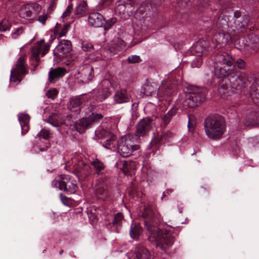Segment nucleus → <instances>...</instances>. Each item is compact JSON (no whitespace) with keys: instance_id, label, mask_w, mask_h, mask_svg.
Listing matches in <instances>:
<instances>
[{"instance_id":"obj_1","label":"nucleus","mask_w":259,"mask_h":259,"mask_svg":"<svg viewBox=\"0 0 259 259\" xmlns=\"http://www.w3.org/2000/svg\"><path fill=\"white\" fill-rule=\"evenodd\" d=\"M214 74L218 78L228 77L231 88L240 91L247 90L248 81L246 75L238 73L235 66V60L232 56L227 53L215 55L214 60Z\"/></svg>"},{"instance_id":"obj_2","label":"nucleus","mask_w":259,"mask_h":259,"mask_svg":"<svg viewBox=\"0 0 259 259\" xmlns=\"http://www.w3.org/2000/svg\"><path fill=\"white\" fill-rule=\"evenodd\" d=\"M145 225L147 228L149 241L156 243V246L162 250L172 245L174 242L172 229L166 227L161 229L158 226L160 221L158 214L155 213L150 206L146 207L142 213Z\"/></svg>"},{"instance_id":"obj_3","label":"nucleus","mask_w":259,"mask_h":259,"mask_svg":"<svg viewBox=\"0 0 259 259\" xmlns=\"http://www.w3.org/2000/svg\"><path fill=\"white\" fill-rule=\"evenodd\" d=\"M229 17L227 15H220L217 19L215 24L217 32L213 34L212 42L215 47L219 45L223 46L228 43L233 35L232 24H230Z\"/></svg>"},{"instance_id":"obj_4","label":"nucleus","mask_w":259,"mask_h":259,"mask_svg":"<svg viewBox=\"0 0 259 259\" xmlns=\"http://www.w3.org/2000/svg\"><path fill=\"white\" fill-rule=\"evenodd\" d=\"M204 129L206 135L209 139L220 138L226 129L224 117L218 114L209 116L205 120Z\"/></svg>"},{"instance_id":"obj_5","label":"nucleus","mask_w":259,"mask_h":259,"mask_svg":"<svg viewBox=\"0 0 259 259\" xmlns=\"http://www.w3.org/2000/svg\"><path fill=\"white\" fill-rule=\"evenodd\" d=\"M137 138L135 135L127 134L121 137L117 141V151L120 156L127 157L139 148Z\"/></svg>"},{"instance_id":"obj_6","label":"nucleus","mask_w":259,"mask_h":259,"mask_svg":"<svg viewBox=\"0 0 259 259\" xmlns=\"http://www.w3.org/2000/svg\"><path fill=\"white\" fill-rule=\"evenodd\" d=\"M205 99V89L190 85L187 88L186 95L183 102V106L194 108L204 102Z\"/></svg>"},{"instance_id":"obj_7","label":"nucleus","mask_w":259,"mask_h":259,"mask_svg":"<svg viewBox=\"0 0 259 259\" xmlns=\"http://www.w3.org/2000/svg\"><path fill=\"white\" fill-rule=\"evenodd\" d=\"M52 185L69 194L75 193L78 187L75 180L68 175H59L52 182Z\"/></svg>"},{"instance_id":"obj_8","label":"nucleus","mask_w":259,"mask_h":259,"mask_svg":"<svg viewBox=\"0 0 259 259\" xmlns=\"http://www.w3.org/2000/svg\"><path fill=\"white\" fill-rule=\"evenodd\" d=\"M95 192L96 197L99 199L105 201L110 198L112 191L106 177L98 178L95 186Z\"/></svg>"},{"instance_id":"obj_9","label":"nucleus","mask_w":259,"mask_h":259,"mask_svg":"<svg viewBox=\"0 0 259 259\" xmlns=\"http://www.w3.org/2000/svg\"><path fill=\"white\" fill-rule=\"evenodd\" d=\"M27 58L26 55L20 56L16 63L15 68L11 70L10 81L14 83H19L23 75L27 73V66L25 63Z\"/></svg>"},{"instance_id":"obj_10","label":"nucleus","mask_w":259,"mask_h":259,"mask_svg":"<svg viewBox=\"0 0 259 259\" xmlns=\"http://www.w3.org/2000/svg\"><path fill=\"white\" fill-rule=\"evenodd\" d=\"M239 46L237 47L241 51H247L254 53L259 49V38L254 34L249 35L248 38L240 37L238 39Z\"/></svg>"},{"instance_id":"obj_11","label":"nucleus","mask_w":259,"mask_h":259,"mask_svg":"<svg viewBox=\"0 0 259 259\" xmlns=\"http://www.w3.org/2000/svg\"><path fill=\"white\" fill-rule=\"evenodd\" d=\"M44 45V40H41L35 44L32 49L31 64L35 68L39 64L40 54L41 53V56L43 57L50 50V43Z\"/></svg>"},{"instance_id":"obj_12","label":"nucleus","mask_w":259,"mask_h":259,"mask_svg":"<svg viewBox=\"0 0 259 259\" xmlns=\"http://www.w3.org/2000/svg\"><path fill=\"white\" fill-rule=\"evenodd\" d=\"M96 134L102 138L106 139L102 142L104 147L108 149H114L116 145V137L115 134L109 131L108 129H98L96 131Z\"/></svg>"},{"instance_id":"obj_13","label":"nucleus","mask_w":259,"mask_h":259,"mask_svg":"<svg viewBox=\"0 0 259 259\" xmlns=\"http://www.w3.org/2000/svg\"><path fill=\"white\" fill-rule=\"evenodd\" d=\"M40 9L37 4L24 5L18 10V15L22 18L33 20L36 17Z\"/></svg>"},{"instance_id":"obj_14","label":"nucleus","mask_w":259,"mask_h":259,"mask_svg":"<svg viewBox=\"0 0 259 259\" xmlns=\"http://www.w3.org/2000/svg\"><path fill=\"white\" fill-rule=\"evenodd\" d=\"M75 77L79 81L84 84L89 83L94 77L93 67L90 64L80 67Z\"/></svg>"},{"instance_id":"obj_15","label":"nucleus","mask_w":259,"mask_h":259,"mask_svg":"<svg viewBox=\"0 0 259 259\" xmlns=\"http://www.w3.org/2000/svg\"><path fill=\"white\" fill-rule=\"evenodd\" d=\"M234 25L232 24L233 29L235 30L233 31V33H238L242 32L246 28L249 22V17L247 15L241 16L239 11H236L234 13Z\"/></svg>"},{"instance_id":"obj_16","label":"nucleus","mask_w":259,"mask_h":259,"mask_svg":"<svg viewBox=\"0 0 259 259\" xmlns=\"http://www.w3.org/2000/svg\"><path fill=\"white\" fill-rule=\"evenodd\" d=\"M73 165V172L75 175L79 178H84L88 176L91 171L90 166L82 160H79L78 158H72Z\"/></svg>"},{"instance_id":"obj_17","label":"nucleus","mask_w":259,"mask_h":259,"mask_svg":"<svg viewBox=\"0 0 259 259\" xmlns=\"http://www.w3.org/2000/svg\"><path fill=\"white\" fill-rule=\"evenodd\" d=\"M144 90V94L148 96L152 95L156 92L160 97L168 96L171 94V90L164 85L158 88L155 84H147L145 86Z\"/></svg>"},{"instance_id":"obj_18","label":"nucleus","mask_w":259,"mask_h":259,"mask_svg":"<svg viewBox=\"0 0 259 259\" xmlns=\"http://www.w3.org/2000/svg\"><path fill=\"white\" fill-rule=\"evenodd\" d=\"M103 116L101 114H96L92 113L88 117H83L79 119L76 123L77 130L78 131V126H80L81 130H83L93 123L98 122L103 118Z\"/></svg>"},{"instance_id":"obj_19","label":"nucleus","mask_w":259,"mask_h":259,"mask_svg":"<svg viewBox=\"0 0 259 259\" xmlns=\"http://www.w3.org/2000/svg\"><path fill=\"white\" fill-rule=\"evenodd\" d=\"M151 120L149 118H143L137 125L136 137L146 135L151 128Z\"/></svg>"},{"instance_id":"obj_20","label":"nucleus","mask_w":259,"mask_h":259,"mask_svg":"<svg viewBox=\"0 0 259 259\" xmlns=\"http://www.w3.org/2000/svg\"><path fill=\"white\" fill-rule=\"evenodd\" d=\"M151 254L149 250L143 246H137L130 259H151Z\"/></svg>"},{"instance_id":"obj_21","label":"nucleus","mask_w":259,"mask_h":259,"mask_svg":"<svg viewBox=\"0 0 259 259\" xmlns=\"http://www.w3.org/2000/svg\"><path fill=\"white\" fill-rule=\"evenodd\" d=\"M89 24L94 27H102L105 22L104 16L98 12H94L89 14L88 17Z\"/></svg>"},{"instance_id":"obj_22","label":"nucleus","mask_w":259,"mask_h":259,"mask_svg":"<svg viewBox=\"0 0 259 259\" xmlns=\"http://www.w3.org/2000/svg\"><path fill=\"white\" fill-rule=\"evenodd\" d=\"M208 50V42L204 40H200L193 45L191 52L196 56L202 57V55L206 54Z\"/></svg>"},{"instance_id":"obj_23","label":"nucleus","mask_w":259,"mask_h":259,"mask_svg":"<svg viewBox=\"0 0 259 259\" xmlns=\"http://www.w3.org/2000/svg\"><path fill=\"white\" fill-rule=\"evenodd\" d=\"M66 73V70L62 67L52 69L49 72V80L51 83H54L62 77Z\"/></svg>"},{"instance_id":"obj_24","label":"nucleus","mask_w":259,"mask_h":259,"mask_svg":"<svg viewBox=\"0 0 259 259\" xmlns=\"http://www.w3.org/2000/svg\"><path fill=\"white\" fill-rule=\"evenodd\" d=\"M114 102L115 104H123L128 102L130 98L125 90L117 91L113 97Z\"/></svg>"},{"instance_id":"obj_25","label":"nucleus","mask_w":259,"mask_h":259,"mask_svg":"<svg viewBox=\"0 0 259 259\" xmlns=\"http://www.w3.org/2000/svg\"><path fill=\"white\" fill-rule=\"evenodd\" d=\"M18 120L22 128L21 133L25 134L29 130L30 116L28 114L20 113L18 114Z\"/></svg>"},{"instance_id":"obj_26","label":"nucleus","mask_w":259,"mask_h":259,"mask_svg":"<svg viewBox=\"0 0 259 259\" xmlns=\"http://www.w3.org/2000/svg\"><path fill=\"white\" fill-rule=\"evenodd\" d=\"M95 169V174L99 177H106L105 175V165L104 163L98 159L93 160L91 163Z\"/></svg>"},{"instance_id":"obj_27","label":"nucleus","mask_w":259,"mask_h":259,"mask_svg":"<svg viewBox=\"0 0 259 259\" xmlns=\"http://www.w3.org/2000/svg\"><path fill=\"white\" fill-rule=\"evenodd\" d=\"M56 50L63 54H66L72 50L71 42L68 40L62 39L60 41Z\"/></svg>"},{"instance_id":"obj_28","label":"nucleus","mask_w":259,"mask_h":259,"mask_svg":"<svg viewBox=\"0 0 259 259\" xmlns=\"http://www.w3.org/2000/svg\"><path fill=\"white\" fill-rule=\"evenodd\" d=\"M136 5V0H123L121 4L117 5L115 11L119 13H123L126 8H134Z\"/></svg>"},{"instance_id":"obj_29","label":"nucleus","mask_w":259,"mask_h":259,"mask_svg":"<svg viewBox=\"0 0 259 259\" xmlns=\"http://www.w3.org/2000/svg\"><path fill=\"white\" fill-rule=\"evenodd\" d=\"M177 112V108L172 107L166 114L161 116V122L164 125H167L170 121L172 117L174 116Z\"/></svg>"},{"instance_id":"obj_30","label":"nucleus","mask_w":259,"mask_h":259,"mask_svg":"<svg viewBox=\"0 0 259 259\" xmlns=\"http://www.w3.org/2000/svg\"><path fill=\"white\" fill-rule=\"evenodd\" d=\"M88 7L86 2L81 1L77 6L74 14L78 17L84 15L88 11Z\"/></svg>"},{"instance_id":"obj_31","label":"nucleus","mask_w":259,"mask_h":259,"mask_svg":"<svg viewBox=\"0 0 259 259\" xmlns=\"http://www.w3.org/2000/svg\"><path fill=\"white\" fill-rule=\"evenodd\" d=\"M142 233V229L139 224L133 223L131 226L130 234L133 239H137Z\"/></svg>"},{"instance_id":"obj_32","label":"nucleus","mask_w":259,"mask_h":259,"mask_svg":"<svg viewBox=\"0 0 259 259\" xmlns=\"http://www.w3.org/2000/svg\"><path fill=\"white\" fill-rule=\"evenodd\" d=\"M110 95L111 92L107 88L98 90L96 94L97 100L102 102L108 98Z\"/></svg>"},{"instance_id":"obj_33","label":"nucleus","mask_w":259,"mask_h":259,"mask_svg":"<svg viewBox=\"0 0 259 259\" xmlns=\"http://www.w3.org/2000/svg\"><path fill=\"white\" fill-rule=\"evenodd\" d=\"M250 88L249 96L255 104H259V85L255 87H251Z\"/></svg>"},{"instance_id":"obj_34","label":"nucleus","mask_w":259,"mask_h":259,"mask_svg":"<svg viewBox=\"0 0 259 259\" xmlns=\"http://www.w3.org/2000/svg\"><path fill=\"white\" fill-rule=\"evenodd\" d=\"M102 84L105 86L110 85V86L114 90L119 88V82L116 77L104 79L102 82Z\"/></svg>"},{"instance_id":"obj_35","label":"nucleus","mask_w":259,"mask_h":259,"mask_svg":"<svg viewBox=\"0 0 259 259\" xmlns=\"http://www.w3.org/2000/svg\"><path fill=\"white\" fill-rule=\"evenodd\" d=\"M69 25L67 24H64L61 26V24L57 23L55 26V31L58 33V36L62 37L66 35L68 30Z\"/></svg>"},{"instance_id":"obj_36","label":"nucleus","mask_w":259,"mask_h":259,"mask_svg":"<svg viewBox=\"0 0 259 259\" xmlns=\"http://www.w3.org/2000/svg\"><path fill=\"white\" fill-rule=\"evenodd\" d=\"M209 7L208 0H201L197 1L195 5V9L200 12L203 13Z\"/></svg>"},{"instance_id":"obj_37","label":"nucleus","mask_w":259,"mask_h":259,"mask_svg":"<svg viewBox=\"0 0 259 259\" xmlns=\"http://www.w3.org/2000/svg\"><path fill=\"white\" fill-rule=\"evenodd\" d=\"M123 219V217L121 213L118 212L115 215L112 224L116 228V230L121 226ZM116 231L118 232V230Z\"/></svg>"},{"instance_id":"obj_38","label":"nucleus","mask_w":259,"mask_h":259,"mask_svg":"<svg viewBox=\"0 0 259 259\" xmlns=\"http://www.w3.org/2000/svg\"><path fill=\"white\" fill-rule=\"evenodd\" d=\"M11 23L8 19L4 18L0 21V31H6L10 29Z\"/></svg>"},{"instance_id":"obj_39","label":"nucleus","mask_w":259,"mask_h":259,"mask_svg":"<svg viewBox=\"0 0 259 259\" xmlns=\"http://www.w3.org/2000/svg\"><path fill=\"white\" fill-rule=\"evenodd\" d=\"M59 116L57 114L54 113L50 116L48 119V122L52 124L55 127H57L59 125L60 122L58 120Z\"/></svg>"},{"instance_id":"obj_40","label":"nucleus","mask_w":259,"mask_h":259,"mask_svg":"<svg viewBox=\"0 0 259 259\" xmlns=\"http://www.w3.org/2000/svg\"><path fill=\"white\" fill-rule=\"evenodd\" d=\"M24 31V29L22 26H19L14 28L12 32L11 36L13 38L16 39L21 35Z\"/></svg>"},{"instance_id":"obj_41","label":"nucleus","mask_w":259,"mask_h":259,"mask_svg":"<svg viewBox=\"0 0 259 259\" xmlns=\"http://www.w3.org/2000/svg\"><path fill=\"white\" fill-rule=\"evenodd\" d=\"M82 101L79 98H72L70 100L69 107L70 108H77L79 107Z\"/></svg>"},{"instance_id":"obj_42","label":"nucleus","mask_w":259,"mask_h":259,"mask_svg":"<svg viewBox=\"0 0 259 259\" xmlns=\"http://www.w3.org/2000/svg\"><path fill=\"white\" fill-rule=\"evenodd\" d=\"M251 116L253 117L252 120L245 122V125H250L259 124V120L257 119L258 116H259V113L257 112H253Z\"/></svg>"},{"instance_id":"obj_43","label":"nucleus","mask_w":259,"mask_h":259,"mask_svg":"<svg viewBox=\"0 0 259 259\" xmlns=\"http://www.w3.org/2000/svg\"><path fill=\"white\" fill-rule=\"evenodd\" d=\"M202 64V57L196 56V57L193 60L191 63V66L193 68H199Z\"/></svg>"},{"instance_id":"obj_44","label":"nucleus","mask_w":259,"mask_h":259,"mask_svg":"<svg viewBox=\"0 0 259 259\" xmlns=\"http://www.w3.org/2000/svg\"><path fill=\"white\" fill-rule=\"evenodd\" d=\"M58 92L56 89H53L52 90H50L48 91L46 94V96L48 98L51 99L52 100H54L56 97Z\"/></svg>"},{"instance_id":"obj_45","label":"nucleus","mask_w":259,"mask_h":259,"mask_svg":"<svg viewBox=\"0 0 259 259\" xmlns=\"http://www.w3.org/2000/svg\"><path fill=\"white\" fill-rule=\"evenodd\" d=\"M128 165H129V163L127 161L124 163L123 169V171L124 172H129L130 171V169L131 168H134V167L135 166L136 164H135V162H131L130 167H128Z\"/></svg>"},{"instance_id":"obj_46","label":"nucleus","mask_w":259,"mask_h":259,"mask_svg":"<svg viewBox=\"0 0 259 259\" xmlns=\"http://www.w3.org/2000/svg\"><path fill=\"white\" fill-rule=\"evenodd\" d=\"M228 92L227 86L225 84H222L218 88V93L221 96L225 95Z\"/></svg>"},{"instance_id":"obj_47","label":"nucleus","mask_w":259,"mask_h":259,"mask_svg":"<svg viewBox=\"0 0 259 259\" xmlns=\"http://www.w3.org/2000/svg\"><path fill=\"white\" fill-rule=\"evenodd\" d=\"M127 60L131 63H138L141 61L140 56L137 55H132L129 56Z\"/></svg>"},{"instance_id":"obj_48","label":"nucleus","mask_w":259,"mask_h":259,"mask_svg":"<svg viewBox=\"0 0 259 259\" xmlns=\"http://www.w3.org/2000/svg\"><path fill=\"white\" fill-rule=\"evenodd\" d=\"M116 22L115 18H111L107 21L105 20V24L104 25L105 29H108L112 25H113Z\"/></svg>"},{"instance_id":"obj_49","label":"nucleus","mask_w":259,"mask_h":259,"mask_svg":"<svg viewBox=\"0 0 259 259\" xmlns=\"http://www.w3.org/2000/svg\"><path fill=\"white\" fill-rule=\"evenodd\" d=\"M73 10V5L72 4H70L66 8L65 11L64 12L62 15V17L63 18L68 17L71 14L72 11Z\"/></svg>"},{"instance_id":"obj_50","label":"nucleus","mask_w":259,"mask_h":259,"mask_svg":"<svg viewBox=\"0 0 259 259\" xmlns=\"http://www.w3.org/2000/svg\"><path fill=\"white\" fill-rule=\"evenodd\" d=\"M37 136L39 137H42L45 139H47L49 137V133L47 131L41 130L37 134Z\"/></svg>"},{"instance_id":"obj_51","label":"nucleus","mask_w":259,"mask_h":259,"mask_svg":"<svg viewBox=\"0 0 259 259\" xmlns=\"http://www.w3.org/2000/svg\"><path fill=\"white\" fill-rule=\"evenodd\" d=\"M236 65L238 68L243 69L245 66V62L242 59H239L236 61Z\"/></svg>"},{"instance_id":"obj_52","label":"nucleus","mask_w":259,"mask_h":259,"mask_svg":"<svg viewBox=\"0 0 259 259\" xmlns=\"http://www.w3.org/2000/svg\"><path fill=\"white\" fill-rule=\"evenodd\" d=\"M60 197L62 203L65 205H68L69 203V198L64 196L62 193H60Z\"/></svg>"},{"instance_id":"obj_53","label":"nucleus","mask_w":259,"mask_h":259,"mask_svg":"<svg viewBox=\"0 0 259 259\" xmlns=\"http://www.w3.org/2000/svg\"><path fill=\"white\" fill-rule=\"evenodd\" d=\"M160 140L161 138L159 136H157V137H155L153 139H152L151 144L152 145V146H156L160 143Z\"/></svg>"},{"instance_id":"obj_54","label":"nucleus","mask_w":259,"mask_h":259,"mask_svg":"<svg viewBox=\"0 0 259 259\" xmlns=\"http://www.w3.org/2000/svg\"><path fill=\"white\" fill-rule=\"evenodd\" d=\"M47 18L48 16L47 15H40L38 18V21L42 24L45 25Z\"/></svg>"},{"instance_id":"obj_55","label":"nucleus","mask_w":259,"mask_h":259,"mask_svg":"<svg viewBox=\"0 0 259 259\" xmlns=\"http://www.w3.org/2000/svg\"><path fill=\"white\" fill-rule=\"evenodd\" d=\"M173 192V190L171 189H166L163 193V197H162L161 199H163V197L166 196V194H170Z\"/></svg>"},{"instance_id":"obj_56","label":"nucleus","mask_w":259,"mask_h":259,"mask_svg":"<svg viewBox=\"0 0 259 259\" xmlns=\"http://www.w3.org/2000/svg\"><path fill=\"white\" fill-rule=\"evenodd\" d=\"M188 127L189 128V130H190V131L193 130L194 129V125L193 124H192L191 123V121L190 120L188 121Z\"/></svg>"},{"instance_id":"obj_57","label":"nucleus","mask_w":259,"mask_h":259,"mask_svg":"<svg viewBox=\"0 0 259 259\" xmlns=\"http://www.w3.org/2000/svg\"><path fill=\"white\" fill-rule=\"evenodd\" d=\"M134 189L133 188H132V190H131V192H130V194H132V193H134Z\"/></svg>"},{"instance_id":"obj_58","label":"nucleus","mask_w":259,"mask_h":259,"mask_svg":"<svg viewBox=\"0 0 259 259\" xmlns=\"http://www.w3.org/2000/svg\"><path fill=\"white\" fill-rule=\"evenodd\" d=\"M63 250H61L60 251L59 254L60 255H61L63 253Z\"/></svg>"},{"instance_id":"obj_59","label":"nucleus","mask_w":259,"mask_h":259,"mask_svg":"<svg viewBox=\"0 0 259 259\" xmlns=\"http://www.w3.org/2000/svg\"><path fill=\"white\" fill-rule=\"evenodd\" d=\"M46 149H47L43 148V149H40V151H44L46 150Z\"/></svg>"},{"instance_id":"obj_60","label":"nucleus","mask_w":259,"mask_h":259,"mask_svg":"<svg viewBox=\"0 0 259 259\" xmlns=\"http://www.w3.org/2000/svg\"><path fill=\"white\" fill-rule=\"evenodd\" d=\"M91 109H93V107L92 106H91Z\"/></svg>"}]
</instances>
